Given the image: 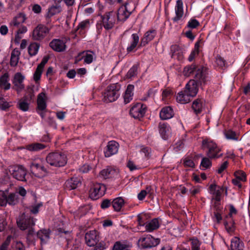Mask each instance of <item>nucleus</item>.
<instances>
[{"label":"nucleus","mask_w":250,"mask_h":250,"mask_svg":"<svg viewBox=\"0 0 250 250\" xmlns=\"http://www.w3.org/2000/svg\"><path fill=\"white\" fill-rule=\"evenodd\" d=\"M48 164L55 167H64L67 162V158L64 152L55 151L49 153L46 156Z\"/></svg>","instance_id":"nucleus-1"},{"label":"nucleus","mask_w":250,"mask_h":250,"mask_svg":"<svg viewBox=\"0 0 250 250\" xmlns=\"http://www.w3.org/2000/svg\"><path fill=\"white\" fill-rule=\"evenodd\" d=\"M202 148L203 150L207 149L206 155L211 159H217L223 155V153H221V148L215 143L208 139L202 141Z\"/></svg>","instance_id":"nucleus-2"},{"label":"nucleus","mask_w":250,"mask_h":250,"mask_svg":"<svg viewBox=\"0 0 250 250\" xmlns=\"http://www.w3.org/2000/svg\"><path fill=\"white\" fill-rule=\"evenodd\" d=\"M36 219L28 213H23L17 220L18 227L21 230H24L33 229L35 225Z\"/></svg>","instance_id":"nucleus-3"},{"label":"nucleus","mask_w":250,"mask_h":250,"mask_svg":"<svg viewBox=\"0 0 250 250\" xmlns=\"http://www.w3.org/2000/svg\"><path fill=\"white\" fill-rule=\"evenodd\" d=\"M30 167L31 173L38 178H42L45 176L48 172L47 168L43 166L41 159L32 162Z\"/></svg>","instance_id":"nucleus-4"},{"label":"nucleus","mask_w":250,"mask_h":250,"mask_svg":"<svg viewBox=\"0 0 250 250\" xmlns=\"http://www.w3.org/2000/svg\"><path fill=\"white\" fill-rule=\"evenodd\" d=\"M19 202V197L18 193H10L6 195L2 191H0V206H5L7 204L10 206H15Z\"/></svg>","instance_id":"nucleus-5"},{"label":"nucleus","mask_w":250,"mask_h":250,"mask_svg":"<svg viewBox=\"0 0 250 250\" xmlns=\"http://www.w3.org/2000/svg\"><path fill=\"white\" fill-rule=\"evenodd\" d=\"M106 190L105 186L101 183H94L89 191V196L93 200H95L104 196Z\"/></svg>","instance_id":"nucleus-6"},{"label":"nucleus","mask_w":250,"mask_h":250,"mask_svg":"<svg viewBox=\"0 0 250 250\" xmlns=\"http://www.w3.org/2000/svg\"><path fill=\"white\" fill-rule=\"evenodd\" d=\"M9 171L13 177L17 180L26 182L25 176L27 171L22 166L16 165L10 166Z\"/></svg>","instance_id":"nucleus-7"},{"label":"nucleus","mask_w":250,"mask_h":250,"mask_svg":"<svg viewBox=\"0 0 250 250\" xmlns=\"http://www.w3.org/2000/svg\"><path fill=\"white\" fill-rule=\"evenodd\" d=\"M139 242L141 246V249L147 250L155 247L160 243V239L155 238L151 235H147L145 237L140 238Z\"/></svg>","instance_id":"nucleus-8"},{"label":"nucleus","mask_w":250,"mask_h":250,"mask_svg":"<svg viewBox=\"0 0 250 250\" xmlns=\"http://www.w3.org/2000/svg\"><path fill=\"white\" fill-rule=\"evenodd\" d=\"M50 29L42 24H38L33 30L32 39L34 41H41L43 40L49 33Z\"/></svg>","instance_id":"nucleus-9"},{"label":"nucleus","mask_w":250,"mask_h":250,"mask_svg":"<svg viewBox=\"0 0 250 250\" xmlns=\"http://www.w3.org/2000/svg\"><path fill=\"white\" fill-rule=\"evenodd\" d=\"M47 100L46 95H38L36 111L42 119L45 117V113L47 111Z\"/></svg>","instance_id":"nucleus-10"},{"label":"nucleus","mask_w":250,"mask_h":250,"mask_svg":"<svg viewBox=\"0 0 250 250\" xmlns=\"http://www.w3.org/2000/svg\"><path fill=\"white\" fill-rule=\"evenodd\" d=\"M146 110V106L141 103H137L132 105L129 110L130 115L134 118L140 120L143 118Z\"/></svg>","instance_id":"nucleus-11"},{"label":"nucleus","mask_w":250,"mask_h":250,"mask_svg":"<svg viewBox=\"0 0 250 250\" xmlns=\"http://www.w3.org/2000/svg\"><path fill=\"white\" fill-rule=\"evenodd\" d=\"M85 241L89 247H95L100 240L99 233L96 230H90L85 234Z\"/></svg>","instance_id":"nucleus-12"},{"label":"nucleus","mask_w":250,"mask_h":250,"mask_svg":"<svg viewBox=\"0 0 250 250\" xmlns=\"http://www.w3.org/2000/svg\"><path fill=\"white\" fill-rule=\"evenodd\" d=\"M35 95H24V96L19 99L17 107L23 112L29 110V105L34 99Z\"/></svg>","instance_id":"nucleus-13"},{"label":"nucleus","mask_w":250,"mask_h":250,"mask_svg":"<svg viewBox=\"0 0 250 250\" xmlns=\"http://www.w3.org/2000/svg\"><path fill=\"white\" fill-rule=\"evenodd\" d=\"M25 77L20 72L16 73L12 80V88L17 92H21L25 88L23 81Z\"/></svg>","instance_id":"nucleus-14"},{"label":"nucleus","mask_w":250,"mask_h":250,"mask_svg":"<svg viewBox=\"0 0 250 250\" xmlns=\"http://www.w3.org/2000/svg\"><path fill=\"white\" fill-rule=\"evenodd\" d=\"M119 144L115 141H110L104 148V153L105 157H109L116 154L119 149Z\"/></svg>","instance_id":"nucleus-15"},{"label":"nucleus","mask_w":250,"mask_h":250,"mask_svg":"<svg viewBox=\"0 0 250 250\" xmlns=\"http://www.w3.org/2000/svg\"><path fill=\"white\" fill-rule=\"evenodd\" d=\"M209 192L214 195L215 197L213 198L217 202L221 201V196L222 192L224 190L223 187L218 186L215 184H211L209 187Z\"/></svg>","instance_id":"nucleus-16"},{"label":"nucleus","mask_w":250,"mask_h":250,"mask_svg":"<svg viewBox=\"0 0 250 250\" xmlns=\"http://www.w3.org/2000/svg\"><path fill=\"white\" fill-rule=\"evenodd\" d=\"M112 12H106L101 16L103 25L106 30H109L113 28L114 24V20L111 18Z\"/></svg>","instance_id":"nucleus-17"},{"label":"nucleus","mask_w":250,"mask_h":250,"mask_svg":"<svg viewBox=\"0 0 250 250\" xmlns=\"http://www.w3.org/2000/svg\"><path fill=\"white\" fill-rule=\"evenodd\" d=\"M81 185V179L77 177H73L65 182L64 188L65 190H71L77 188Z\"/></svg>","instance_id":"nucleus-18"},{"label":"nucleus","mask_w":250,"mask_h":250,"mask_svg":"<svg viewBox=\"0 0 250 250\" xmlns=\"http://www.w3.org/2000/svg\"><path fill=\"white\" fill-rule=\"evenodd\" d=\"M49 46L58 52H63L65 50V43L62 40L54 39L49 43Z\"/></svg>","instance_id":"nucleus-19"},{"label":"nucleus","mask_w":250,"mask_h":250,"mask_svg":"<svg viewBox=\"0 0 250 250\" xmlns=\"http://www.w3.org/2000/svg\"><path fill=\"white\" fill-rule=\"evenodd\" d=\"M206 105V102L204 99L198 98L195 100L191 106L194 113L198 115L201 114Z\"/></svg>","instance_id":"nucleus-20"},{"label":"nucleus","mask_w":250,"mask_h":250,"mask_svg":"<svg viewBox=\"0 0 250 250\" xmlns=\"http://www.w3.org/2000/svg\"><path fill=\"white\" fill-rule=\"evenodd\" d=\"M62 11V7L60 5H53L48 9V12L45 16L46 23L49 24L51 21V18L53 16L59 14Z\"/></svg>","instance_id":"nucleus-21"},{"label":"nucleus","mask_w":250,"mask_h":250,"mask_svg":"<svg viewBox=\"0 0 250 250\" xmlns=\"http://www.w3.org/2000/svg\"><path fill=\"white\" fill-rule=\"evenodd\" d=\"M51 231L49 229H41L37 232V237L40 239L41 245L47 244L50 239Z\"/></svg>","instance_id":"nucleus-22"},{"label":"nucleus","mask_w":250,"mask_h":250,"mask_svg":"<svg viewBox=\"0 0 250 250\" xmlns=\"http://www.w3.org/2000/svg\"><path fill=\"white\" fill-rule=\"evenodd\" d=\"M175 16L173 20L174 22H178L182 19L184 15L183 4L182 0H178L175 7Z\"/></svg>","instance_id":"nucleus-23"},{"label":"nucleus","mask_w":250,"mask_h":250,"mask_svg":"<svg viewBox=\"0 0 250 250\" xmlns=\"http://www.w3.org/2000/svg\"><path fill=\"white\" fill-rule=\"evenodd\" d=\"M174 114L172 108L169 106L163 107L159 113L160 118L163 120L171 119Z\"/></svg>","instance_id":"nucleus-24"},{"label":"nucleus","mask_w":250,"mask_h":250,"mask_svg":"<svg viewBox=\"0 0 250 250\" xmlns=\"http://www.w3.org/2000/svg\"><path fill=\"white\" fill-rule=\"evenodd\" d=\"M159 131L163 139L166 140L170 134V126L167 123H160L159 125Z\"/></svg>","instance_id":"nucleus-25"},{"label":"nucleus","mask_w":250,"mask_h":250,"mask_svg":"<svg viewBox=\"0 0 250 250\" xmlns=\"http://www.w3.org/2000/svg\"><path fill=\"white\" fill-rule=\"evenodd\" d=\"M117 174V170L111 167H108L100 172L101 176L104 179L114 177Z\"/></svg>","instance_id":"nucleus-26"},{"label":"nucleus","mask_w":250,"mask_h":250,"mask_svg":"<svg viewBox=\"0 0 250 250\" xmlns=\"http://www.w3.org/2000/svg\"><path fill=\"white\" fill-rule=\"evenodd\" d=\"M171 51L173 52V56L178 60H182L184 58V54L185 50L180 46L174 45L171 46Z\"/></svg>","instance_id":"nucleus-27"},{"label":"nucleus","mask_w":250,"mask_h":250,"mask_svg":"<svg viewBox=\"0 0 250 250\" xmlns=\"http://www.w3.org/2000/svg\"><path fill=\"white\" fill-rule=\"evenodd\" d=\"M160 227V222L158 218H155L150 221L146 222L145 226L146 230L148 232H151L158 229Z\"/></svg>","instance_id":"nucleus-28"},{"label":"nucleus","mask_w":250,"mask_h":250,"mask_svg":"<svg viewBox=\"0 0 250 250\" xmlns=\"http://www.w3.org/2000/svg\"><path fill=\"white\" fill-rule=\"evenodd\" d=\"M156 36V32L155 30H149L147 31L144 35L141 41V45L145 46L149 42L151 41Z\"/></svg>","instance_id":"nucleus-29"},{"label":"nucleus","mask_w":250,"mask_h":250,"mask_svg":"<svg viewBox=\"0 0 250 250\" xmlns=\"http://www.w3.org/2000/svg\"><path fill=\"white\" fill-rule=\"evenodd\" d=\"M9 75L8 72H5L0 77V87L4 90L10 88L11 84L8 82Z\"/></svg>","instance_id":"nucleus-30"},{"label":"nucleus","mask_w":250,"mask_h":250,"mask_svg":"<svg viewBox=\"0 0 250 250\" xmlns=\"http://www.w3.org/2000/svg\"><path fill=\"white\" fill-rule=\"evenodd\" d=\"M186 91L193 94H197L198 92V85L196 82L193 80H190L187 84Z\"/></svg>","instance_id":"nucleus-31"},{"label":"nucleus","mask_w":250,"mask_h":250,"mask_svg":"<svg viewBox=\"0 0 250 250\" xmlns=\"http://www.w3.org/2000/svg\"><path fill=\"white\" fill-rule=\"evenodd\" d=\"M125 200L122 197L112 199V208L115 211H120L125 204Z\"/></svg>","instance_id":"nucleus-32"},{"label":"nucleus","mask_w":250,"mask_h":250,"mask_svg":"<svg viewBox=\"0 0 250 250\" xmlns=\"http://www.w3.org/2000/svg\"><path fill=\"white\" fill-rule=\"evenodd\" d=\"M231 250H243L244 244L238 237H234L231 241L230 245Z\"/></svg>","instance_id":"nucleus-33"},{"label":"nucleus","mask_w":250,"mask_h":250,"mask_svg":"<svg viewBox=\"0 0 250 250\" xmlns=\"http://www.w3.org/2000/svg\"><path fill=\"white\" fill-rule=\"evenodd\" d=\"M40 47L39 43L32 42L28 47V52L30 57L36 56L39 51Z\"/></svg>","instance_id":"nucleus-34"},{"label":"nucleus","mask_w":250,"mask_h":250,"mask_svg":"<svg viewBox=\"0 0 250 250\" xmlns=\"http://www.w3.org/2000/svg\"><path fill=\"white\" fill-rule=\"evenodd\" d=\"M188 241L190 245L189 250H201L200 247L202 243L196 237L189 238Z\"/></svg>","instance_id":"nucleus-35"},{"label":"nucleus","mask_w":250,"mask_h":250,"mask_svg":"<svg viewBox=\"0 0 250 250\" xmlns=\"http://www.w3.org/2000/svg\"><path fill=\"white\" fill-rule=\"evenodd\" d=\"M178 103L181 104H186L189 103L191 98L195 97L196 95H175Z\"/></svg>","instance_id":"nucleus-36"},{"label":"nucleus","mask_w":250,"mask_h":250,"mask_svg":"<svg viewBox=\"0 0 250 250\" xmlns=\"http://www.w3.org/2000/svg\"><path fill=\"white\" fill-rule=\"evenodd\" d=\"M46 146L39 143L30 144L26 146V149L30 151H38L44 149Z\"/></svg>","instance_id":"nucleus-37"},{"label":"nucleus","mask_w":250,"mask_h":250,"mask_svg":"<svg viewBox=\"0 0 250 250\" xmlns=\"http://www.w3.org/2000/svg\"><path fill=\"white\" fill-rule=\"evenodd\" d=\"M201 42L202 41L201 40H200L195 43L194 49L191 52L188 58V60L189 62L192 61L194 58L199 54L200 44L201 43Z\"/></svg>","instance_id":"nucleus-38"},{"label":"nucleus","mask_w":250,"mask_h":250,"mask_svg":"<svg viewBox=\"0 0 250 250\" xmlns=\"http://www.w3.org/2000/svg\"><path fill=\"white\" fill-rule=\"evenodd\" d=\"M131 44L127 48L128 52H130L136 47L139 40V37L137 34H133L131 36Z\"/></svg>","instance_id":"nucleus-39"},{"label":"nucleus","mask_w":250,"mask_h":250,"mask_svg":"<svg viewBox=\"0 0 250 250\" xmlns=\"http://www.w3.org/2000/svg\"><path fill=\"white\" fill-rule=\"evenodd\" d=\"M210 158L208 157H203L201 160L200 167L201 170H206L209 169L212 166V162L209 159Z\"/></svg>","instance_id":"nucleus-40"},{"label":"nucleus","mask_w":250,"mask_h":250,"mask_svg":"<svg viewBox=\"0 0 250 250\" xmlns=\"http://www.w3.org/2000/svg\"><path fill=\"white\" fill-rule=\"evenodd\" d=\"M37 237L34 229H28L26 234V240L29 244L34 243Z\"/></svg>","instance_id":"nucleus-41"},{"label":"nucleus","mask_w":250,"mask_h":250,"mask_svg":"<svg viewBox=\"0 0 250 250\" xmlns=\"http://www.w3.org/2000/svg\"><path fill=\"white\" fill-rule=\"evenodd\" d=\"M120 89L121 85L120 83H112L107 87L106 91L109 93H111V94H116V93L118 92Z\"/></svg>","instance_id":"nucleus-42"},{"label":"nucleus","mask_w":250,"mask_h":250,"mask_svg":"<svg viewBox=\"0 0 250 250\" xmlns=\"http://www.w3.org/2000/svg\"><path fill=\"white\" fill-rule=\"evenodd\" d=\"M207 69L204 67H200L197 70L196 78L200 81H204L206 75Z\"/></svg>","instance_id":"nucleus-43"},{"label":"nucleus","mask_w":250,"mask_h":250,"mask_svg":"<svg viewBox=\"0 0 250 250\" xmlns=\"http://www.w3.org/2000/svg\"><path fill=\"white\" fill-rule=\"evenodd\" d=\"M94 52L90 50L85 51L83 54L84 62L86 64H90L93 61Z\"/></svg>","instance_id":"nucleus-44"},{"label":"nucleus","mask_w":250,"mask_h":250,"mask_svg":"<svg viewBox=\"0 0 250 250\" xmlns=\"http://www.w3.org/2000/svg\"><path fill=\"white\" fill-rule=\"evenodd\" d=\"M184 142V140H180L173 145L172 149L174 152L178 153L183 150L185 146Z\"/></svg>","instance_id":"nucleus-45"},{"label":"nucleus","mask_w":250,"mask_h":250,"mask_svg":"<svg viewBox=\"0 0 250 250\" xmlns=\"http://www.w3.org/2000/svg\"><path fill=\"white\" fill-rule=\"evenodd\" d=\"M117 16L118 21H125V4H123L119 8Z\"/></svg>","instance_id":"nucleus-46"},{"label":"nucleus","mask_w":250,"mask_h":250,"mask_svg":"<svg viewBox=\"0 0 250 250\" xmlns=\"http://www.w3.org/2000/svg\"><path fill=\"white\" fill-rule=\"evenodd\" d=\"M112 207V199H103L101 203L100 207L102 209L105 210L110 207Z\"/></svg>","instance_id":"nucleus-47"},{"label":"nucleus","mask_w":250,"mask_h":250,"mask_svg":"<svg viewBox=\"0 0 250 250\" xmlns=\"http://www.w3.org/2000/svg\"><path fill=\"white\" fill-rule=\"evenodd\" d=\"M226 138L228 140H232L234 141H238V137L237 136L236 133L232 130H228L225 133Z\"/></svg>","instance_id":"nucleus-48"},{"label":"nucleus","mask_w":250,"mask_h":250,"mask_svg":"<svg viewBox=\"0 0 250 250\" xmlns=\"http://www.w3.org/2000/svg\"><path fill=\"white\" fill-rule=\"evenodd\" d=\"M224 225L229 232H233L235 229V222L232 219L230 222L226 221L224 223Z\"/></svg>","instance_id":"nucleus-49"},{"label":"nucleus","mask_w":250,"mask_h":250,"mask_svg":"<svg viewBox=\"0 0 250 250\" xmlns=\"http://www.w3.org/2000/svg\"><path fill=\"white\" fill-rule=\"evenodd\" d=\"M89 23V21L87 20L83 21L78 24L76 31H79V33L81 35L84 34V30L86 28L87 25Z\"/></svg>","instance_id":"nucleus-50"},{"label":"nucleus","mask_w":250,"mask_h":250,"mask_svg":"<svg viewBox=\"0 0 250 250\" xmlns=\"http://www.w3.org/2000/svg\"><path fill=\"white\" fill-rule=\"evenodd\" d=\"M103 100L104 103H111L116 101L119 95H103Z\"/></svg>","instance_id":"nucleus-51"},{"label":"nucleus","mask_w":250,"mask_h":250,"mask_svg":"<svg viewBox=\"0 0 250 250\" xmlns=\"http://www.w3.org/2000/svg\"><path fill=\"white\" fill-rule=\"evenodd\" d=\"M183 165L185 167L194 168L195 167L193 161L188 157L183 159Z\"/></svg>","instance_id":"nucleus-52"},{"label":"nucleus","mask_w":250,"mask_h":250,"mask_svg":"<svg viewBox=\"0 0 250 250\" xmlns=\"http://www.w3.org/2000/svg\"><path fill=\"white\" fill-rule=\"evenodd\" d=\"M43 206L42 202L32 205L30 207V211L33 214H37L39 211V208Z\"/></svg>","instance_id":"nucleus-53"},{"label":"nucleus","mask_w":250,"mask_h":250,"mask_svg":"<svg viewBox=\"0 0 250 250\" xmlns=\"http://www.w3.org/2000/svg\"><path fill=\"white\" fill-rule=\"evenodd\" d=\"M195 68V66L193 65L186 66L184 69L183 74L186 77H188L193 72Z\"/></svg>","instance_id":"nucleus-54"},{"label":"nucleus","mask_w":250,"mask_h":250,"mask_svg":"<svg viewBox=\"0 0 250 250\" xmlns=\"http://www.w3.org/2000/svg\"><path fill=\"white\" fill-rule=\"evenodd\" d=\"M10 104L6 102L5 99L0 97V108L2 110H7L10 107Z\"/></svg>","instance_id":"nucleus-55"},{"label":"nucleus","mask_w":250,"mask_h":250,"mask_svg":"<svg viewBox=\"0 0 250 250\" xmlns=\"http://www.w3.org/2000/svg\"><path fill=\"white\" fill-rule=\"evenodd\" d=\"M223 213L218 212H213L212 216V219L213 222L217 224H220L222 220V215Z\"/></svg>","instance_id":"nucleus-56"},{"label":"nucleus","mask_w":250,"mask_h":250,"mask_svg":"<svg viewBox=\"0 0 250 250\" xmlns=\"http://www.w3.org/2000/svg\"><path fill=\"white\" fill-rule=\"evenodd\" d=\"M199 25V21L194 19H190L188 22L187 27L189 28L193 29L195 28Z\"/></svg>","instance_id":"nucleus-57"},{"label":"nucleus","mask_w":250,"mask_h":250,"mask_svg":"<svg viewBox=\"0 0 250 250\" xmlns=\"http://www.w3.org/2000/svg\"><path fill=\"white\" fill-rule=\"evenodd\" d=\"M138 65L135 64L129 70L127 73V77L131 78L136 75L137 73Z\"/></svg>","instance_id":"nucleus-58"},{"label":"nucleus","mask_w":250,"mask_h":250,"mask_svg":"<svg viewBox=\"0 0 250 250\" xmlns=\"http://www.w3.org/2000/svg\"><path fill=\"white\" fill-rule=\"evenodd\" d=\"M234 175L236 178L239 179V180L242 181H246V176L244 172L241 170H238L235 172Z\"/></svg>","instance_id":"nucleus-59"},{"label":"nucleus","mask_w":250,"mask_h":250,"mask_svg":"<svg viewBox=\"0 0 250 250\" xmlns=\"http://www.w3.org/2000/svg\"><path fill=\"white\" fill-rule=\"evenodd\" d=\"M11 236H8L6 239L4 241L2 244L0 246V247L4 250H9L8 246L11 242Z\"/></svg>","instance_id":"nucleus-60"},{"label":"nucleus","mask_w":250,"mask_h":250,"mask_svg":"<svg viewBox=\"0 0 250 250\" xmlns=\"http://www.w3.org/2000/svg\"><path fill=\"white\" fill-rule=\"evenodd\" d=\"M19 62V57L13 52L11 53L10 64L11 66H16Z\"/></svg>","instance_id":"nucleus-61"},{"label":"nucleus","mask_w":250,"mask_h":250,"mask_svg":"<svg viewBox=\"0 0 250 250\" xmlns=\"http://www.w3.org/2000/svg\"><path fill=\"white\" fill-rule=\"evenodd\" d=\"M106 244L104 241H101L95 247L89 249L88 250H104L106 249Z\"/></svg>","instance_id":"nucleus-62"},{"label":"nucleus","mask_w":250,"mask_h":250,"mask_svg":"<svg viewBox=\"0 0 250 250\" xmlns=\"http://www.w3.org/2000/svg\"><path fill=\"white\" fill-rule=\"evenodd\" d=\"M216 63L220 67H225L226 65V62L223 58L218 55L216 58Z\"/></svg>","instance_id":"nucleus-63"},{"label":"nucleus","mask_w":250,"mask_h":250,"mask_svg":"<svg viewBox=\"0 0 250 250\" xmlns=\"http://www.w3.org/2000/svg\"><path fill=\"white\" fill-rule=\"evenodd\" d=\"M125 244H122L120 241H117L115 243L112 250H125Z\"/></svg>","instance_id":"nucleus-64"}]
</instances>
